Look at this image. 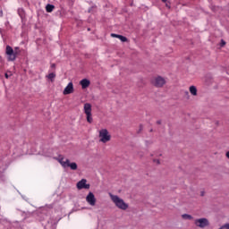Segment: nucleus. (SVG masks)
Masks as SVG:
<instances>
[{
    "mask_svg": "<svg viewBox=\"0 0 229 229\" xmlns=\"http://www.w3.org/2000/svg\"><path fill=\"white\" fill-rule=\"evenodd\" d=\"M109 198L111 199V201L114 203L116 208H119L120 210H128L130 208V205L124 201V199H121V197L109 193Z\"/></svg>",
    "mask_w": 229,
    "mask_h": 229,
    "instance_id": "nucleus-1",
    "label": "nucleus"
},
{
    "mask_svg": "<svg viewBox=\"0 0 229 229\" xmlns=\"http://www.w3.org/2000/svg\"><path fill=\"white\" fill-rule=\"evenodd\" d=\"M57 162L64 167V169H67V167H70L72 171H77L78 170V164L75 162H71L69 158L64 157V156H59L58 157L55 158Z\"/></svg>",
    "mask_w": 229,
    "mask_h": 229,
    "instance_id": "nucleus-2",
    "label": "nucleus"
},
{
    "mask_svg": "<svg viewBox=\"0 0 229 229\" xmlns=\"http://www.w3.org/2000/svg\"><path fill=\"white\" fill-rule=\"evenodd\" d=\"M98 139L99 142H102V144H106V142H110V140H112V135H110L108 130L101 129L98 131Z\"/></svg>",
    "mask_w": 229,
    "mask_h": 229,
    "instance_id": "nucleus-3",
    "label": "nucleus"
},
{
    "mask_svg": "<svg viewBox=\"0 0 229 229\" xmlns=\"http://www.w3.org/2000/svg\"><path fill=\"white\" fill-rule=\"evenodd\" d=\"M83 112L86 115L87 122L92 124L94 119L92 118V105L90 103H85L83 106Z\"/></svg>",
    "mask_w": 229,
    "mask_h": 229,
    "instance_id": "nucleus-4",
    "label": "nucleus"
},
{
    "mask_svg": "<svg viewBox=\"0 0 229 229\" xmlns=\"http://www.w3.org/2000/svg\"><path fill=\"white\" fill-rule=\"evenodd\" d=\"M151 83L152 85H154V87H157V89H161V87H164V85H165L166 81L164 77L157 76L152 79Z\"/></svg>",
    "mask_w": 229,
    "mask_h": 229,
    "instance_id": "nucleus-5",
    "label": "nucleus"
},
{
    "mask_svg": "<svg viewBox=\"0 0 229 229\" xmlns=\"http://www.w3.org/2000/svg\"><path fill=\"white\" fill-rule=\"evenodd\" d=\"M5 55H7V60L9 62H14V60L17 58V52H14L13 48H12L10 46L6 47Z\"/></svg>",
    "mask_w": 229,
    "mask_h": 229,
    "instance_id": "nucleus-6",
    "label": "nucleus"
},
{
    "mask_svg": "<svg viewBox=\"0 0 229 229\" xmlns=\"http://www.w3.org/2000/svg\"><path fill=\"white\" fill-rule=\"evenodd\" d=\"M97 201L98 199H96V195H94L92 191H89L86 196V202L88 203V205H89L90 207H96Z\"/></svg>",
    "mask_w": 229,
    "mask_h": 229,
    "instance_id": "nucleus-7",
    "label": "nucleus"
},
{
    "mask_svg": "<svg viewBox=\"0 0 229 229\" xmlns=\"http://www.w3.org/2000/svg\"><path fill=\"white\" fill-rule=\"evenodd\" d=\"M210 225L208 219L207 218H198L195 220V225L199 228H207Z\"/></svg>",
    "mask_w": 229,
    "mask_h": 229,
    "instance_id": "nucleus-8",
    "label": "nucleus"
},
{
    "mask_svg": "<svg viewBox=\"0 0 229 229\" xmlns=\"http://www.w3.org/2000/svg\"><path fill=\"white\" fill-rule=\"evenodd\" d=\"M77 189L81 191V189H90V184L87 183V179H81L77 182Z\"/></svg>",
    "mask_w": 229,
    "mask_h": 229,
    "instance_id": "nucleus-9",
    "label": "nucleus"
},
{
    "mask_svg": "<svg viewBox=\"0 0 229 229\" xmlns=\"http://www.w3.org/2000/svg\"><path fill=\"white\" fill-rule=\"evenodd\" d=\"M74 92V84L72 82H69L67 86L64 88L63 94L64 96H69V94H72Z\"/></svg>",
    "mask_w": 229,
    "mask_h": 229,
    "instance_id": "nucleus-10",
    "label": "nucleus"
},
{
    "mask_svg": "<svg viewBox=\"0 0 229 229\" xmlns=\"http://www.w3.org/2000/svg\"><path fill=\"white\" fill-rule=\"evenodd\" d=\"M80 85L81 86V89H89V87H90V81H89L88 79H82L80 81Z\"/></svg>",
    "mask_w": 229,
    "mask_h": 229,
    "instance_id": "nucleus-11",
    "label": "nucleus"
},
{
    "mask_svg": "<svg viewBox=\"0 0 229 229\" xmlns=\"http://www.w3.org/2000/svg\"><path fill=\"white\" fill-rule=\"evenodd\" d=\"M189 91H190V94H191V96H198V88H196V86L192 85V86H190L189 88Z\"/></svg>",
    "mask_w": 229,
    "mask_h": 229,
    "instance_id": "nucleus-12",
    "label": "nucleus"
},
{
    "mask_svg": "<svg viewBox=\"0 0 229 229\" xmlns=\"http://www.w3.org/2000/svg\"><path fill=\"white\" fill-rule=\"evenodd\" d=\"M111 37L114 38H119V40H121V42H126V40H128V38H126V37L124 36H121L119 34H111Z\"/></svg>",
    "mask_w": 229,
    "mask_h": 229,
    "instance_id": "nucleus-13",
    "label": "nucleus"
},
{
    "mask_svg": "<svg viewBox=\"0 0 229 229\" xmlns=\"http://www.w3.org/2000/svg\"><path fill=\"white\" fill-rule=\"evenodd\" d=\"M46 10L48 13H51V12H53V10H55V5L53 4H47L46 6Z\"/></svg>",
    "mask_w": 229,
    "mask_h": 229,
    "instance_id": "nucleus-14",
    "label": "nucleus"
},
{
    "mask_svg": "<svg viewBox=\"0 0 229 229\" xmlns=\"http://www.w3.org/2000/svg\"><path fill=\"white\" fill-rule=\"evenodd\" d=\"M47 78L50 80V81H55V78H56V74H55V72H51L48 75H47Z\"/></svg>",
    "mask_w": 229,
    "mask_h": 229,
    "instance_id": "nucleus-15",
    "label": "nucleus"
},
{
    "mask_svg": "<svg viewBox=\"0 0 229 229\" xmlns=\"http://www.w3.org/2000/svg\"><path fill=\"white\" fill-rule=\"evenodd\" d=\"M18 15H20L21 19H24V17H25L24 9L19 8L18 9Z\"/></svg>",
    "mask_w": 229,
    "mask_h": 229,
    "instance_id": "nucleus-16",
    "label": "nucleus"
},
{
    "mask_svg": "<svg viewBox=\"0 0 229 229\" xmlns=\"http://www.w3.org/2000/svg\"><path fill=\"white\" fill-rule=\"evenodd\" d=\"M182 219H187L189 221H191V219H192V216L189 215V214H183L182 215Z\"/></svg>",
    "mask_w": 229,
    "mask_h": 229,
    "instance_id": "nucleus-17",
    "label": "nucleus"
},
{
    "mask_svg": "<svg viewBox=\"0 0 229 229\" xmlns=\"http://www.w3.org/2000/svg\"><path fill=\"white\" fill-rule=\"evenodd\" d=\"M154 164H156L157 165H160V159H154Z\"/></svg>",
    "mask_w": 229,
    "mask_h": 229,
    "instance_id": "nucleus-18",
    "label": "nucleus"
},
{
    "mask_svg": "<svg viewBox=\"0 0 229 229\" xmlns=\"http://www.w3.org/2000/svg\"><path fill=\"white\" fill-rule=\"evenodd\" d=\"M222 229H229V224H225L221 226Z\"/></svg>",
    "mask_w": 229,
    "mask_h": 229,
    "instance_id": "nucleus-19",
    "label": "nucleus"
},
{
    "mask_svg": "<svg viewBox=\"0 0 229 229\" xmlns=\"http://www.w3.org/2000/svg\"><path fill=\"white\" fill-rule=\"evenodd\" d=\"M220 46H221V47L226 46V42L222 39V40H221V43H220Z\"/></svg>",
    "mask_w": 229,
    "mask_h": 229,
    "instance_id": "nucleus-20",
    "label": "nucleus"
},
{
    "mask_svg": "<svg viewBox=\"0 0 229 229\" xmlns=\"http://www.w3.org/2000/svg\"><path fill=\"white\" fill-rule=\"evenodd\" d=\"M165 6H166V8H171V3H169L168 1H166Z\"/></svg>",
    "mask_w": 229,
    "mask_h": 229,
    "instance_id": "nucleus-21",
    "label": "nucleus"
},
{
    "mask_svg": "<svg viewBox=\"0 0 229 229\" xmlns=\"http://www.w3.org/2000/svg\"><path fill=\"white\" fill-rule=\"evenodd\" d=\"M225 157L229 158V151L226 152Z\"/></svg>",
    "mask_w": 229,
    "mask_h": 229,
    "instance_id": "nucleus-22",
    "label": "nucleus"
},
{
    "mask_svg": "<svg viewBox=\"0 0 229 229\" xmlns=\"http://www.w3.org/2000/svg\"><path fill=\"white\" fill-rule=\"evenodd\" d=\"M0 17H3V10H0Z\"/></svg>",
    "mask_w": 229,
    "mask_h": 229,
    "instance_id": "nucleus-23",
    "label": "nucleus"
},
{
    "mask_svg": "<svg viewBox=\"0 0 229 229\" xmlns=\"http://www.w3.org/2000/svg\"><path fill=\"white\" fill-rule=\"evenodd\" d=\"M227 74H229V68L226 70Z\"/></svg>",
    "mask_w": 229,
    "mask_h": 229,
    "instance_id": "nucleus-24",
    "label": "nucleus"
},
{
    "mask_svg": "<svg viewBox=\"0 0 229 229\" xmlns=\"http://www.w3.org/2000/svg\"><path fill=\"white\" fill-rule=\"evenodd\" d=\"M5 78H8V73H5Z\"/></svg>",
    "mask_w": 229,
    "mask_h": 229,
    "instance_id": "nucleus-25",
    "label": "nucleus"
}]
</instances>
